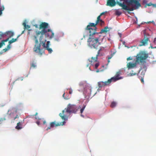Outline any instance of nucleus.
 I'll list each match as a JSON object with an SVG mask.
<instances>
[{"mask_svg": "<svg viewBox=\"0 0 156 156\" xmlns=\"http://www.w3.org/2000/svg\"><path fill=\"white\" fill-rule=\"evenodd\" d=\"M116 103L115 102H112L111 105H110V106L112 108H114L115 106L116 105Z\"/></svg>", "mask_w": 156, "mask_h": 156, "instance_id": "obj_34", "label": "nucleus"}, {"mask_svg": "<svg viewBox=\"0 0 156 156\" xmlns=\"http://www.w3.org/2000/svg\"><path fill=\"white\" fill-rule=\"evenodd\" d=\"M13 35L14 34L13 32L11 31H8L5 33L4 34H3L2 35L3 37L5 36L7 37H8L7 38H9V39L10 38L13 36Z\"/></svg>", "mask_w": 156, "mask_h": 156, "instance_id": "obj_19", "label": "nucleus"}, {"mask_svg": "<svg viewBox=\"0 0 156 156\" xmlns=\"http://www.w3.org/2000/svg\"><path fill=\"white\" fill-rule=\"evenodd\" d=\"M138 73H140V75L139 76V77H144L145 74L146 70L143 69H140L139 70H138Z\"/></svg>", "mask_w": 156, "mask_h": 156, "instance_id": "obj_22", "label": "nucleus"}, {"mask_svg": "<svg viewBox=\"0 0 156 156\" xmlns=\"http://www.w3.org/2000/svg\"><path fill=\"white\" fill-rule=\"evenodd\" d=\"M23 25L24 26V28L25 30L26 29H29L30 28V26L28 25H27L26 23L25 22L23 23Z\"/></svg>", "mask_w": 156, "mask_h": 156, "instance_id": "obj_31", "label": "nucleus"}, {"mask_svg": "<svg viewBox=\"0 0 156 156\" xmlns=\"http://www.w3.org/2000/svg\"><path fill=\"white\" fill-rule=\"evenodd\" d=\"M124 2L127 3L129 5L135 4V9H137L141 6V5L139 1L136 0H124Z\"/></svg>", "mask_w": 156, "mask_h": 156, "instance_id": "obj_9", "label": "nucleus"}, {"mask_svg": "<svg viewBox=\"0 0 156 156\" xmlns=\"http://www.w3.org/2000/svg\"><path fill=\"white\" fill-rule=\"evenodd\" d=\"M65 93H64L63 94V95H62V96L65 99H66V100H67V99H68L69 98H66L65 97Z\"/></svg>", "mask_w": 156, "mask_h": 156, "instance_id": "obj_43", "label": "nucleus"}, {"mask_svg": "<svg viewBox=\"0 0 156 156\" xmlns=\"http://www.w3.org/2000/svg\"><path fill=\"white\" fill-rule=\"evenodd\" d=\"M38 113L37 112H36V114L34 115L35 116V119H36L37 120H42L43 123V124H45L46 123V121L44 119H41L38 116H37V115Z\"/></svg>", "mask_w": 156, "mask_h": 156, "instance_id": "obj_23", "label": "nucleus"}, {"mask_svg": "<svg viewBox=\"0 0 156 156\" xmlns=\"http://www.w3.org/2000/svg\"><path fill=\"white\" fill-rule=\"evenodd\" d=\"M152 5H154L152 4L151 3H149L146 4V5L145 6V7H146L147 6H149Z\"/></svg>", "mask_w": 156, "mask_h": 156, "instance_id": "obj_41", "label": "nucleus"}, {"mask_svg": "<svg viewBox=\"0 0 156 156\" xmlns=\"http://www.w3.org/2000/svg\"><path fill=\"white\" fill-rule=\"evenodd\" d=\"M23 80V77H20V78H17V80H21V81H22Z\"/></svg>", "mask_w": 156, "mask_h": 156, "instance_id": "obj_42", "label": "nucleus"}, {"mask_svg": "<svg viewBox=\"0 0 156 156\" xmlns=\"http://www.w3.org/2000/svg\"><path fill=\"white\" fill-rule=\"evenodd\" d=\"M9 40V38H7L6 39L3 40L0 43V48H1L3 46L5 45V42H7Z\"/></svg>", "mask_w": 156, "mask_h": 156, "instance_id": "obj_26", "label": "nucleus"}, {"mask_svg": "<svg viewBox=\"0 0 156 156\" xmlns=\"http://www.w3.org/2000/svg\"><path fill=\"white\" fill-rule=\"evenodd\" d=\"M115 54V53H112L110 55L107 56V58H108V63L110 62V59L112 58Z\"/></svg>", "mask_w": 156, "mask_h": 156, "instance_id": "obj_30", "label": "nucleus"}, {"mask_svg": "<svg viewBox=\"0 0 156 156\" xmlns=\"http://www.w3.org/2000/svg\"><path fill=\"white\" fill-rule=\"evenodd\" d=\"M115 14L118 16L122 14V12L119 11V9H117L115 11Z\"/></svg>", "mask_w": 156, "mask_h": 156, "instance_id": "obj_32", "label": "nucleus"}, {"mask_svg": "<svg viewBox=\"0 0 156 156\" xmlns=\"http://www.w3.org/2000/svg\"><path fill=\"white\" fill-rule=\"evenodd\" d=\"M55 41H59V39L58 38H55L54 39Z\"/></svg>", "mask_w": 156, "mask_h": 156, "instance_id": "obj_44", "label": "nucleus"}, {"mask_svg": "<svg viewBox=\"0 0 156 156\" xmlns=\"http://www.w3.org/2000/svg\"><path fill=\"white\" fill-rule=\"evenodd\" d=\"M102 48H101L98 51L96 57H92L88 59L90 63L86 65V67L89 68L92 67L97 68L100 65L99 62L98 60V57L99 55H102L103 53L101 52Z\"/></svg>", "mask_w": 156, "mask_h": 156, "instance_id": "obj_3", "label": "nucleus"}, {"mask_svg": "<svg viewBox=\"0 0 156 156\" xmlns=\"http://www.w3.org/2000/svg\"><path fill=\"white\" fill-rule=\"evenodd\" d=\"M99 36H94L93 37H89L87 40L88 45L91 48H97L100 44L99 42L100 40Z\"/></svg>", "mask_w": 156, "mask_h": 156, "instance_id": "obj_5", "label": "nucleus"}, {"mask_svg": "<svg viewBox=\"0 0 156 156\" xmlns=\"http://www.w3.org/2000/svg\"><path fill=\"white\" fill-rule=\"evenodd\" d=\"M98 20L97 19L95 23H90L89 25L87 26L86 28H92L91 27H93L94 28L96 27V26L98 24Z\"/></svg>", "mask_w": 156, "mask_h": 156, "instance_id": "obj_21", "label": "nucleus"}, {"mask_svg": "<svg viewBox=\"0 0 156 156\" xmlns=\"http://www.w3.org/2000/svg\"><path fill=\"white\" fill-rule=\"evenodd\" d=\"M73 92V90L72 89H70V90H69V93L70 94H72Z\"/></svg>", "mask_w": 156, "mask_h": 156, "instance_id": "obj_45", "label": "nucleus"}, {"mask_svg": "<svg viewBox=\"0 0 156 156\" xmlns=\"http://www.w3.org/2000/svg\"><path fill=\"white\" fill-rule=\"evenodd\" d=\"M20 36V35H19L17 36V38L16 39L12 38L11 40H10L9 42V45H10V44L16 41L18 38Z\"/></svg>", "mask_w": 156, "mask_h": 156, "instance_id": "obj_25", "label": "nucleus"}, {"mask_svg": "<svg viewBox=\"0 0 156 156\" xmlns=\"http://www.w3.org/2000/svg\"><path fill=\"white\" fill-rule=\"evenodd\" d=\"M105 12H103L101 13L100 15L98 17L97 19H98L99 20L100 18H101V16H102V15H104L105 14Z\"/></svg>", "mask_w": 156, "mask_h": 156, "instance_id": "obj_37", "label": "nucleus"}, {"mask_svg": "<svg viewBox=\"0 0 156 156\" xmlns=\"http://www.w3.org/2000/svg\"><path fill=\"white\" fill-rule=\"evenodd\" d=\"M70 114L71 113L69 112L68 109H67L66 108L62 111V113L59 114V115L61 119L63 120H64V121H65L68 120L69 116Z\"/></svg>", "mask_w": 156, "mask_h": 156, "instance_id": "obj_6", "label": "nucleus"}, {"mask_svg": "<svg viewBox=\"0 0 156 156\" xmlns=\"http://www.w3.org/2000/svg\"><path fill=\"white\" fill-rule=\"evenodd\" d=\"M42 121V120H38L36 122V123L37 124L38 126H39L40 123H41V122Z\"/></svg>", "mask_w": 156, "mask_h": 156, "instance_id": "obj_39", "label": "nucleus"}, {"mask_svg": "<svg viewBox=\"0 0 156 156\" xmlns=\"http://www.w3.org/2000/svg\"><path fill=\"white\" fill-rule=\"evenodd\" d=\"M6 120V119L4 118H1L0 119V124H1L3 121Z\"/></svg>", "mask_w": 156, "mask_h": 156, "instance_id": "obj_38", "label": "nucleus"}, {"mask_svg": "<svg viewBox=\"0 0 156 156\" xmlns=\"http://www.w3.org/2000/svg\"><path fill=\"white\" fill-rule=\"evenodd\" d=\"M66 122L65 121H63L62 122L57 123L55 121L52 122L50 123V126L48 127L46 129L47 130L50 129L51 127H56L60 126H63L64 125Z\"/></svg>", "mask_w": 156, "mask_h": 156, "instance_id": "obj_11", "label": "nucleus"}, {"mask_svg": "<svg viewBox=\"0 0 156 156\" xmlns=\"http://www.w3.org/2000/svg\"><path fill=\"white\" fill-rule=\"evenodd\" d=\"M4 8L3 6L1 7L0 8V15H1L2 13V11L4 10Z\"/></svg>", "mask_w": 156, "mask_h": 156, "instance_id": "obj_36", "label": "nucleus"}, {"mask_svg": "<svg viewBox=\"0 0 156 156\" xmlns=\"http://www.w3.org/2000/svg\"><path fill=\"white\" fill-rule=\"evenodd\" d=\"M150 41L149 38L146 37H144V38L141 40L140 41V44L139 45V46H145L148 44V41Z\"/></svg>", "mask_w": 156, "mask_h": 156, "instance_id": "obj_15", "label": "nucleus"}, {"mask_svg": "<svg viewBox=\"0 0 156 156\" xmlns=\"http://www.w3.org/2000/svg\"><path fill=\"white\" fill-rule=\"evenodd\" d=\"M2 54V53L0 52V54Z\"/></svg>", "mask_w": 156, "mask_h": 156, "instance_id": "obj_50", "label": "nucleus"}, {"mask_svg": "<svg viewBox=\"0 0 156 156\" xmlns=\"http://www.w3.org/2000/svg\"><path fill=\"white\" fill-rule=\"evenodd\" d=\"M115 0H108L106 5L111 7H113L115 6Z\"/></svg>", "mask_w": 156, "mask_h": 156, "instance_id": "obj_20", "label": "nucleus"}, {"mask_svg": "<svg viewBox=\"0 0 156 156\" xmlns=\"http://www.w3.org/2000/svg\"><path fill=\"white\" fill-rule=\"evenodd\" d=\"M44 34L46 37H48L50 39H52L54 36V33L50 29H48L46 30L44 33H42Z\"/></svg>", "mask_w": 156, "mask_h": 156, "instance_id": "obj_14", "label": "nucleus"}, {"mask_svg": "<svg viewBox=\"0 0 156 156\" xmlns=\"http://www.w3.org/2000/svg\"><path fill=\"white\" fill-rule=\"evenodd\" d=\"M44 34L42 33L38 34L36 32V35L34 36V40L35 44L33 48L34 51L38 55L41 56L44 53V51L43 48H41V45L45 47L46 40L44 36Z\"/></svg>", "mask_w": 156, "mask_h": 156, "instance_id": "obj_2", "label": "nucleus"}, {"mask_svg": "<svg viewBox=\"0 0 156 156\" xmlns=\"http://www.w3.org/2000/svg\"><path fill=\"white\" fill-rule=\"evenodd\" d=\"M121 74V72L120 71H119L117 72L115 76L111 79H109L111 82H115L119 80L122 79V77L121 76H120V75Z\"/></svg>", "mask_w": 156, "mask_h": 156, "instance_id": "obj_12", "label": "nucleus"}, {"mask_svg": "<svg viewBox=\"0 0 156 156\" xmlns=\"http://www.w3.org/2000/svg\"><path fill=\"white\" fill-rule=\"evenodd\" d=\"M85 107H86V105H83V107H82V108L80 109V113H81L82 114L83 112V111H84V110Z\"/></svg>", "mask_w": 156, "mask_h": 156, "instance_id": "obj_35", "label": "nucleus"}, {"mask_svg": "<svg viewBox=\"0 0 156 156\" xmlns=\"http://www.w3.org/2000/svg\"><path fill=\"white\" fill-rule=\"evenodd\" d=\"M144 77H139V78L141 80V82L143 84L144 83Z\"/></svg>", "mask_w": 156, "mask_h": 156, "instance_id": "obj_40", "label": "nucleus"}, {"mask_svg": "<svg viewBox=\"0 0 156 156\" xmlns=\"http://www.w3.org/2000/svg\"><path fill=\"white\" fill-rule=\"evenodd\" d=\"M148 56V54L145 52L142 51L137 54L135 56V58H132L129 57L127 58V60H133L132 62H129L127 63V67L128 68H132L136 67L138 64L143 65L144 68L146 67L145 65L146 63V60Z\"/></svg>", "mask_w": 156, "mask_h": 156, "instance_id": "obj_1", "label": "nucleus"}, {"mask_svg": "<svg viewBox=\"0 0 156 156\" xmlns=\"http://www.w3.org/2000/svg\"><path fill=\"white\" fill-rule=\"evenodd\" d=\"M48 24L45 22L42 23L40 25L39 29H42L41 31H36L37 32V34L38 35L41 33H44L46 31V30H48Z\"/></svg>", "mask_w": 156, "mask_h": 156, "instance_id": "obj_7", "label": "nucleus"}, {"mask_svg": "<svg viewBox=\"0 0 156 156\" xmlns=\"http://www.w3.org/2000/svg\"><path fill=\"white\" fill-rule=\"evenodd\" d=\"M98 24H99L101 26H102L104 25V22L101 19V18H100L98 20Z\"/></svg>", "mask_w": 156, "mask_h": 156, "instance_id": "obj_29", "label": "nucleus"}, {"mask_svg": "<svg viewBox=\"0 0 156 156\" xmlns=\"http://www.w3.org/2000/svg\"><path fill=\"white\" fill-rule=\"evenodd\" d=\"M50 45V42L49 41H47L45 47H43L45 48L46 50L48 51L49 53H51L52 52V50L51 48H49V46Z\"/></svg>", "mask_w": 156, "mask_h": 156, "instance_id": "obj_18", "label": "nucleus"}, {"mask_svg": "<svg viewBox=\"0 0 156 156\" xmlns=\"http://www.w3.org/2000/svg\"><path fill=\"white\" fill-rule=\"evenodd\" d=\"M10 48H11L10 45H9L8 44L7 46V48H5V49H3V50H2V53L3 52H6L8 50H9Z\"/></svg>", "mask_w": 156, "mask_h": 156, "instance_id": "obj_28", "label": "nucleus"}, {"mask_svg": "<svg viewBox=\"0 0 156 156\" xmlns=\"http://www.w3.org/2000/svg\"><path fill=\"white\" fill-rule=\"evenodd\" d=\"M34 26L36 28H38V25L37 24L34 25Z\"/></svg>", "mask_w": 156, "mask_h": 156, "instance_id": "obj_46", "label": "nucleus"}, {"mask_svg": "<svg viewBox=\"0 0 156 156\" xmlns=\"http://www.w3.org/2000/svg\"><path fill=\"white\" fill-rule=\"evenodd\" d=\"M66 108L68 109L71 114L72 113H76L78 109L76 105L70 104H68Z\"/></svg>", "mask_w": 156, "mask_h": 156, "instance_id": "obj_10", "label": "nucleus"}, {"mask_svg": "<svg viewBox=\"0 0 156 156\" xmlns=\"http://www.w3.org/2000/svg\"><path fill=\"white\" fill-rule=\"evenodd\" d=\"M24 31H25V30H24L22 32V33H21V34H23V33H24Z\"/></svg>", "mask_w": 156, "mask_h": 156, "instance_id": "obj_47", "label": "nucleus"}, {"mask_svg": "<svg viewBox=\"0 0 156 156\" xmlns=\"http://www.w3.org/2000/svg\"><path fill=\"white\" fill-rule=\"evenodd\" d=\"M97 27L94 28H85L83 33V37H86L89 36V37H93L94 36L101 37V35H99V33L96 32Z\"/></svg>", "mask_w": 156, "mask_h": 156, "instance_id": "obj_4", "label": "nucleus"}, {"mask_svg": "<svg viewBox=\"0 0 156 156\" xmlns=\"http://www.w3.org/2000/svg\"><path fill=\"white\" fill-rule=\"evenodd\" d=\"M99 71H99V70H96V72L97 73L99 72Z\"/></svg>", "mask_w": 156, "mask_h": 156, "instance_id": "obj_48", "label": "nucleus"}, {"mask_svg": "<svg viewBox=\"0 0 156 156\" xmlns=\"http://www.w3.org/2000/svg\"><path fill=\"white\" fill-rule=\"evenodd\" d=\"M81 116H83L82 115H81Z\"/></svg>", "mask_w": 156, "mask_h": 156, "instance_id": "obj_51", "label": "nucleus"}, {"mask_svg": "<svg viewBox=\"0 0 156 156\" xmlns=\"http://www.w3.org/2000/svg\"><path fill=\"white\" fill-rule=\"evenodd\" d=\"M117 4L119 6H120L121 7H122V9L126 10L131 11H133L134 9H135V6L133 7L129 8V7L125 5L124 3H120V2H117Z\"/></svg>", "mask_w": 156, "mask_h": 156, "instance_id": "obj_13", "label": "nucleus"}, {"mask_svg": "<svg viewBox=\"0 0 156 156\" xmlns=\"http://www.w3.org/2000/svg\"><path fill=\"white\" fill-rule=\"evenodd\" d=\"M80 86H82V84H80Z\"/></svg>", "mask_w": 156, "mask_h": 156, "instance_id": "obj_49", "label": "nucleus"}, {"mask_svg": "<svg viewBox=\"0 0 156 156\" xmlns=\"http://www.w3.org/2000/svg\"><path fill=\"white\" fill-rule=\"evenodd\" d=\"M110 80L108 79V81L105 82L100 81L98 83V85L99 88L109 85L111 83Z\"/></svg>", "mask_w": 156, "mask_h": 156, "instance_id": "obj_16", "label": "nucleus"}, {"mask_svg": "<svg viewBox=\"0 0 156 156\" xmlns=\"http://www.w3.org/2000/svg\"><path fill=\"white\" fill-rule=\"evenodd\" d=\"M37 65L36 63L34 61L31 64V68H34L36 67Z\"/></svg>", "mask_w": 156, "mask_h": 156, "instance_id": "obj_33", "label": "nucleus"}, {"mask_svg": "<svg viewBox=\"0 0 156 156\" xmlns=\"http://www.w3.org/2000/svg\"><path fill=\"white\" fill-rule=\"evenodd\" d=\"M8 113H9L10 118L15 120L16 119L18 118V115L17 114V110L15 108H11L8 111Z\"/></svg>", "mask_w": 156, "mask_h": 156, "instance_id": "obj_8", "label": "nucleus"}, {"mask_svg": "<svg viewBox=\"0 0 156 156\" xmlns=\"http://www.w3.org/2000/svg\"><path fill=\"white\" fill-rule=\"evenodd\" d=\"M108 27H105L104 29H102L100 32L99 33V35H101L102 33H106L109 30H108Z\"/></svg>", "mask_w": 156, "mask_h": 156, "instance_id": "obj_24", "label": "nucleus"}, {"mask_svg": "<svg viewBox=\"0 0 156 156\" xmlns=\"http://www.w3.org/2000/svg\"><path fill=\"white\" fill-rule=\"evenodd\" d=\"M136 69H128L129 70H132L130 71H129V73L128 74V76H132L137 74L138 73V71H136Z\"/></svg>", "mask_w": 156, "mask_h": 156, "instance_id": "obj_17", "label": "nucleus"}, {"mask_svg": "<svg viewBox=\"0 0 156 156\" xmlns=\"http://www.w3.org/2000/svg\"><path fill=\"white\" fill-rule=\"evenodd\" d=\"M21 124L20 122H19L17 124V126L16 127V128L18 129H21L22 127H21Z\"/></svg>", "mask_w": 156, "mask_h": 156, "instance_id": "obj_27", "label": "nucleus"}]
</instances>
